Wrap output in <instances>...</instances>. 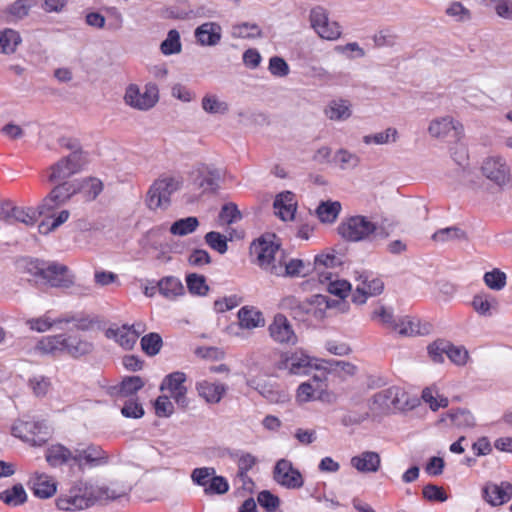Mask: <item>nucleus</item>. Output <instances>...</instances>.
I'll return each mask as SVG.
<instances>
[{"label":"nucleus","mask_w":512,"mask_h":512,"mask_svg":"<svg viewBox=\"0 0 512 512\" xmlns=\"http://www.w3.org/2000/svg\"><path fill=\"white\" fill-rule=\"evenodd\" d=\"M408 406V395L400 387L392 386L374 394L370 410L375 414H385L404 410Z\"/></svg>","instance_id":"nucleus-7"},{"label":"nucleus","mask_w":512,"mask_h":512,"mask_svg":"<svg viewBox=\"0 0 512 512\" xmlns=\"http://www.w3.org/2000/svg\"><path fill=\"white\" fill-rule=\"evenodd\" d=\"M325 285L327 291L340 299H344L351 290V285L344 279H339L337 275L332 274L329 280L319 281Z\"/></svg>","instance_id":"nucleus-48"},{"label":"nucleus","mask_w":512,"mask_h":512,"mask_svg":"<svg viewBox=\"0 0 512 512\" xmlns=\"http://www.w3.org/2000/svg\"><path fill=\"white\" fill-rule=\"evenodd\" d=\"M198 226V219L194 216H190L175 221L170 226V233L175 236H186L193 233Z\"/></svg>","instance_id":"nucleus-52"},{"label":"nucleus","mask_w":512,"mask_h":512,"mask_svg":"<svg viewBox=\"0 0 512 512\" xmlns=\"http://www.w3.org/2000/svg\"><path fill=\"white\" fill-rule=\"evenodd\" d=\"M307 272L306 264L302 260L290 259L289 261H285L284 256L278 260L277 267L273 269V275L278 277L304 276Z\"/></svg>","instance_id":"nucleus-34"},{"label":"nucleus","mask_w":512,"mask_h":512,"mask_svg":"<svg viewBox=\"0 0 512 512\" xmlns=\"http://www.w3.org/2000/svg\"><path fill=\"white\" fill-rule=\"evenodd\" d=\"M160 51L165 56L179 54L182 51L180 33L176 29L168 31L166 38L160 44Z\"/></svg>","instance_id":"nucleus-47"},{"label":"nucleus","mask_w":512,"mask_h":512,"mask_svg":"<svg viewBox=\"0 0 512 512\" xmlns=\"http://www.w3.org/2000/svg\"><path fill=\"white\" fill-rule=\"evenodd\" d=\"M340 265L341 259L334 252L318 254L314 259V269L319 277V281L329 280L333 274L329 270Z\"/></svg>","instance_id":"nucleus-29"},{"label":"nucleus","mask_w":512,"mask_h":512,"mask_svg":"<svg viewBox=\"0 0 512 512\" xmlns=\"http://www.w3.org/2000/svg\"><path fill=\"white\" fill-rule=\"evenodd\" d=\"M108 462V457L101 447L90 445L85 449L74 450V464L80 468L84 465L91 467L104 465Z\"/></svg>","instance_id":"nucleus-24"},{"label":"nucleus","mask_w":512,"mask_h":512,"mask_svg":"<svg viewBox=\"0 0 512 512\" xmlns=\"http://www.w3.org/2000/svg\"><path fill=\"white\" fill-rule=\"evenodd\" d=\"M0 499L7 505L18 506L26 501L27 494L21 484H16L12 488L1 492Z\"/></svg>","instance_id":"nucleus-50"},{"label":"nucleus","mask_w":512,"mask_h":512,"mask_svg":"<svg viewBox=\"0 0 512 512\" xmlns=\"http://www.w3.org/2000/svg\"><path fill=\"white\" fill-rule=\"evenodd\" d=\"M481 5L493 7L495 13L503 19L512 20V0H478Z\"/></svg>","instance_id":"nucleus-58"},{"label":"nucleus","mask_w":512,"mask_h":512,"mask_svg":"<svg viewBox=\"0 0 512 512\" xmlns=\"http://www.w3.org/2000/svg\"><path fill=\"white\" fill-rule=\"evenodd\" d=\"M220 177L217 169L203 166L197 170L194 184L203 192H213L219 187Z\"/></svg>","instance_id":"nucleus-33"},{"label":"nucleus","mask_w":512,"mask_h":512,"mask_svg":"<svg viewBox=\"0 0 512 512\" xmlns=\"http://www.w3.org/2000/svg\"><path fill=\"white\" fill-rule=\"evenodd\" d=\"M125 492H117L105 485L81 483L73 488L69 494L60 496L56 505L60 510L75 511L86 509L98 501L113 500Z\"/></svg>","instance_id":"nucleus-1"},{"label":"nucleus","mask_w":512,"mask_h":512,"mask_svg":"<svg viewBox=\"0 0 512 512\" xmlns=\"http://www.w3.org/2000/svg\"><path fill=\"white\" fill-rule=\"evenodd\" d=\"M33 494L40 499H48L55 495L57 483L53 477L43 472H34L28 481Z\"/></svg>","instance_id":"nucleus-20"},{"label":"nucleus","mask_w":512,"mask_h":512,"mask_svg":"<svg viewBox=\"0 0 512 512\" xmlns=\"http://www.w3.org/2000/svg\"><path fill=\"white\" fill-rule=\"evenodd\" d=\"M324 114L332 121H346L352 116V104L347 99H333L326 105Z\"/></svg>","instance_id":"nucleus-32"},{"label":"nucleus","mask_w":512,"mask_h":512,"mask_svg":"<svg viewBox=\"0 0 512 512\" xmlns=\"http://www.w3.org/2000/svg\"><path fill=\"white\" fill-rule=\"evenodd\" d=\"M250 253L257 265L272 275L278 260L283 256L279 244L274 242L272 236L260 237L254 241L251 244Z\"/></svg>","instance_id":"nucleus-8"},{"label":"nucleus","mask_w":512,"mask_h":512,"mask_svg":"<svg viewBox=\"0 0 512 512\" xmlns=\"http://www.w3.org/2000/svg\"><path fill=\"white\" fill-rule=\"evenodd\" d=\"M73 275L69 269L59 263H48L42 279L52 287H69L73 283Z\"/></svg>","instance_id":"nucleus-23"},{"label":"nucleus","mask_w":512,"mask_h":512,"mask_svg":"<svg viewBox=\"0 0 512 512\" xmlns=\"http://www.w3.org/2000/svg\"><path fill=\"white\" fill-rule=\"evenodd\" d=\"M196 43L202 47H214L222 39V27L217 22H205L194 30Z\"/></svg>","instance_id":"nucleus-21"},{"label":"nucleus","mask_w":512,"mask_h":512,"mask_svg":"<svg viewBox=\"0 0 512 512\" xmlns=\"http://www.w3.org/2000/svg\"><path fill=\"white\" fill-rule=\"evenodd\" d=\"M230 485L228 480L216 473L213 475L208 487H206L204 494L207 496L223 495L229 491Z\"/></svg>","instance_id":"nucleus-63"},{"label":"nucleus","mask_w":512,"mask_h":512,"mask_svg":"<svg viewBox=\"0 0 512 512\" xmlns=\"http://www.w3.org/2000/svg\"><path fill=\"white\" fill-rule=\"evenodd\" d=\"M496 305V300L487 294H477L472 300L473 309L483 316H490Z\"/></svg>","instance_id":"nucleus-57"},{"label":"nucleus","mask_w":512,"mask_h":512,"mask_svg":"<svg viewBox=\"0 0 512 512\" xmlns=\"http://www.w3.org/2000/svg\"><path fill=\"white\" fill-rule=\"evenodd\" d=\"M482 498L491 506H501L512 498V484L508 481H489L482 487Z\"/></svg>","instance_id":"nucleus-16"},{"label":"nucleus","mask_w":512,"mask_h":512,"mask_svg":"<svg viewBox=\"0 0 512 512\" xmlns=\"http://www.w3.org/2000/svg\"><path fill=\"white\" fill-rule=\"evenodd\" d=\"M429 328V324H422L418 318L407 315L396 319V327L392 331L401 336L410 337L426 334L429 332Z\"/></svg>","instance_id":"nucleus-28"},{"label":"nucleus","mask_w":512,"mask_h":512,"mask_svg":"<svg viewBox=\"0 0 512 512\" xmlns=\"http://www.w3.org/2000/svg\"><path fill=\"white\" fill-rule=\"evenodd\" d=\"M186 284L189 292L193 295L205 296L209 291V287L203 275L195 273L187 275Z\"/></svg>","instance_id":"nucleus-60"},{"label":"nucleus","mask_w":512,"mask_h":512,"mask_svg":"<svg viewBox=\"0 0 512 512\" xmlns=\"http://www.w3.org/2000/svg\"><path fill=\"white\" fill-rule=\"evenodd\" d=\"M428 133L436 139L458 140L463 134V125L450 115L434 118L428 126Z\"/></svg>","instance_id":"nucleus-13"},{"label":"nucleus","mask_w":512,"mask_h":512,"mask_svg":"<svg viewBox=\"0 0 512 512\" xmlns=\"http://www.w3.org/2000/svg\"><path fill=\"white\" fill-rule=\"evenodd\" d=\"M182 186V179L177 175L164 174L149 187L146 205L150 210L166 209L171 203V196Z\"/></svg>","instance_id":"nucleus-3"},{"label":"nucleus","mask_w":512,"mask_h":512,"mask_svg":"<svg viewBox=\"0 0 512 512\" xmlns=\"http://www.w3.org/2000/svg\"><path fill=\"white\" fill-rule=\"evenodd\" d=\"M341 211L338 201H324L316 209V215L322 223H333Z\"/></svg>","instance_id":"nucleus-45"},{"label":"nucleus","mask_w":512,"mask_h":512,"mask_svg":"<svg viewBox=\"0 0 512 512\" xmlns=\"http://www.w3.org/2000/svg\"><path fill=\"white\" fill-rule=\"evenodd\" d=\"M159 293L170 301H175L185 294L181 280L175 276H166L157 282Z\"/></svg>","instance_id":"nucleus-35"},{"label":"nucleus","mask_w":512,"mask_h":512,"mask_svg":"<svg viewBox=\"0 0 512 512\" xmlns=\"http://www.w3.org/2000/svg\"><path fill=\"white\" fill-rule=\"evenodd\" d=\"M214 474V467H199L192 470L190 477L193 484L203 487L205 492Z\"/></svg>","instance_id":"nucleus-61"},{"label":"nucleus","mask_w":512,"mask_h":512,"mask_svg":"<svg viewBox=\"0 0 512 512\" xmlns=\"http://www.w3.org/2000/svg\"><path fill=\"white\" fill-rule=\"evenodd\" d=\"M85 163L82 151H73L49 168L48 180L53 183L65 180L80 172Z\"/></svg>","instance_id":"nucleus-10"},{"label":"nucleus","mask_w":512,"mask_h":512,"mask_svg":"<svg viewBox=\"0 0 512 512\" xmlns=\"http://www.w3.org/2000/svg\"><path fill=\"white\" fill-rule=\"evenodd\" d=\"M26 324L31 330L40 333L46 332L52 327H57L59 329L62 328V321H60V317L52 318L49 313H46L43 316L37 318L28 319Z\"/></svg>","instance_id":"nucleus-46"},{"label":"nucleus","mask_w":512,"mask_h":512,"mask_svg":"<svg viewBox=\"0 0 512 512\" xmlns=\"http://www.w3.org/2000/svg\"><path fill=\"white\" fill-rule=\"evenodd\" d=\"M309 20L311 27L319 37L326 40H336L341 35L340 26L328 18L326 9L321 6L310 10Z\"/></svg>","instance_id":"nucleus-11"},{"label":"nucleus","mask_w":512,"mask_h":512,"mask_svg":"<svg viewBox=\"0 0 512 512\" xmlns=\"http://www.w3.org/2000/svg\"><path fill=\"white\" fill-rule=\"evenodd\" d=\"M445 15L456 23H468L473 18L472 11L460 1H451L444 10Z\"/></svg>","instance_id":"nucleus-43"},{"label":"nucleus","mask_w":512,"mask_h":512,"mask_svg":"<svg viewBox=\"0 0 512 512\" xmlns=\"http://www.w3.org/2000/svg\"><path fill=\"white\" fill-rule=\"evenodd\" d=\"M47 214L46 209L41 203L37 209L23 208L15 206L13 212V222H20L27 226H33L41 215Z\"/></svg>","instance_id":"nucleus-44"},{"label":"nucleus","mask_w":512,"mask_h":512,"mask_svg":"<svg viewBox=\"0 0 512 512\" xmlns=\"http://www.w3.org/2000/svg\"><path fill=\"white\" fill-rule=\"evenodd\" d=\"M186 375L183 372H173L167 375L160 385L161 391H167L178 406L185 408L188 405L187 388L184 385Z\"/></svg>","instance_id":"nucleus-15"},{"label":"nucleus","mask_w":512,"mask_h":512,"mask_svg":"<svg viewBox=\"0 0 512 512\" xmlns=\"http://www.w3.org/2000/svg\"><path fill=\"white\" fill-rule=\"evenodd\" d=\"M43 427V423L40 422L17 420L11 427V433L13 436L29 442L34 446H41L46 442V438L39 437L36 439V435L37 431L41 432Z\"/></svg>","instance_id":"nucleus-19"},{"label":"nucleus","mask_w":512,"mask_h":512,"mask_svg":"<svg viewBox=\"0 0 512 512\" xmlns=\"http://www.w3.org/2000/svg\"><path fill=\"white\" fill-rule=\"evenodd\" d=\"M334 162L342 169H354L358 166L360 158L346 149H339L334 155Z\"/></svg>","instance_id":"nucleus-59"},{"label":"nucleus","mask_w":512,"mask_h":512,"mask_svg":"<svg viewBox=\"0 0 512 512\" xmlns=\"http://www.w3.org/2000/svg\"><path fill=\"white\" fill-rule=\"evenodd\" d=\"M140 334L141 330H135L128 325L110 327L105 332L107 338L113 339L125 350H130L134 347Z\"/></svg>","instance_id":"nucleus-25"},{"label":"nucleus","mask_w":512,"mask_h":512,"mask_svg":"<svg viewBox=\"0 0 512 512\" xmlns=\"http://www.w3.org/2000/svg\"><path fill=\"white\" fill-rule=\"evenodd\" d=\"M64 335H53L42 337L36 345V350L43 354L65 353Z\"/></svg>","instance_id":"nucleus-42"},{"label":"nucleus","mask_w":512,"mask_h":512,"mask_svg":"<svg viewBox=\"0 0 512 512\" xmlns=\"http://www.w3.org/2000/svg\"><path fill=\"white\" fill-rule=\"evenodd\" d=\"M339 235L350 242H361L370 240L373 236L387 237L379 226L370 218L363 215L350 216L342 220L338 228Z\"/></svg>","instance_id":"nucleus-2"},{"label":"nucleus","mask_w":512,"mask_h":512,"mask_svg":"<svg viewBox=\"0 0 512 512\" xmlns=\"http://www.w3.org/2000/svg\"><path fill=\"white\" fill-rule=\"evenodd\" d=\"M77 188V180L63 182L55 186L42 201L43 207L46 209L47 213L67 203L72 196L78 193Z\"/></svg>","instance_id":"nucleus-17"},{"label":"nucleus","mask_w":512,"mask_h":512,"mask_svg":"<svg viewBox=\"0 0 512 512\" xmlns=\"http://www.w3.org/2000/svg\"><path fill=\"white\" fill-rule=\"evenodd\" d=\"M46 461L52 467H59L64 464L74 463V451L61 444L50 446L45 454Z\"/></svg>","instance_id":"nucleus-38"},{"label":"nucleus","mask_w":512,"mask_h":512,"mask_svg":"<svg viewBox=\"0 0 512 512\" xmlns=\"http://www.w3.org/2000/svg\"><path fill=\"white\" fill-rule=\"evenodd\" d=\"M36 0H15L3 9V21L5 23H16L29 15Z\"/></svg>","instance_id":"nucleus-30"},{"label":"nucleus","mask_w":512,"mask_h":512,"mask_svg":"<svg viewBox=\"0 0 512 512\" xmlns=\"http://www.w3.org/2000/svg\"><path fill=\"white\" fill-rule=\"evenodd\" d=\"M271 339L280 345L294 346L298 343V337L288 318L278 313L268 326Z\"/></svg>","instance_id":"nucleus-14"},{"label":"nucleus","mask_w":512,"mask_h":512,"mask_svg":"<svg viewBox=\"0 0 512 512\" xmlns=\"http://www.w3.org/2000/svg\"><path fill=\"white\" fill-rule=\"evenodd\" d=\"M481 174L498 188H504L512 182V169L506 157L493 154L485 157L481 163Z\"/></svg>","instance_id":"nucleus-5"},{"label":"nucleus","mask_w":512,"mask_h":512,"mask_svg":"<svg viewBox=\"0 0 512 512\" xmlns=\"http://www.w3.org/2000/svg\"><path fill=\"white\" fill-rule=\"evenodd\" d=\"M248 385L257 390L270 403L285 404L290 401L289 393L276 384L256 383L254 380H249Z\"/></svg>","instance_id":"nucleus-26"},{"label":"nucleus","mask_w":512,"mask_h":512,"mask_svg":"<svg viewBox=\"0 0 512 512\" xmlns=\"http://www.w3.org/2000/svg\"><path fill=\"white\" fill-rule=\"evenodd\" d=\"M397 139L398 131L393 127H389L384 131L377 132L371 135H365L363 137V142L367 145H384L388 143H395Z\"/></svg>","instance_id":"nucleus-53"},{"label":"nucleus","mask_w":512,"mask_h":512,"mask_svg":"<svg viewBox=\"0 0 512 512\" xmlns=\"http://www.w3.org/2000/svg\"><path fill=\"white\" fill-rule=\"evenodd\" d=\"M275 214L283 221L294 219L297 209V200L290 191L279 193L274 200Z\"/></svg>","instance_id":"nucleus-27"},{"label":"nucleus","mask_w":512,"mask_h":512,"mask_svg":"<svg viewBox=\"0 0 512 512\" xmlns=\"http://www.w3.org/2000/svg\"><path fill=\"white\" fill-rule=\"evenodd\" d=\"M124 103L138 111H148L159 101V89L153 82H148L143 88L137 84H129L124 93Z\"/></svg>","instance_id":"nucleus-6"},{"label":"nucleus","mask_w":512,"mask_h":512,"mask_svg":"<svg viewBox=\"0 0 512 512\" xmlns=\"http://www.w3.org/2000/svg\"><path fill=\"white\" fill-rule=\"evenodd\" d=\"M142 350L149 356H154L160 352L162 347V338L157 333H149L141 339Z\"/></svg>","instance_id":"nucleus-62"},{"label":"nucleus","mask_w":512,"mask_h":512,"mask_svg":"<svg viewBox=\"0 0 512 512\" xmlns=\"http://www.w3.org/2000/svg\"><path fill=\"white\" fill-rule=\"evenodd\" d=\"M78 193L88 201H94L104 190V183L97 177H85L77 180Z\"/></svg>","instance_id":"nucleus-36"},{"label":"nucleus","mask_w":512,"mask_h":512,"mask_svg":"<svg viewBox=\"0 0 512 512\" xmlns=\"http://www.w3.org/2000/svg\"><path fill=\"white\" fill-rule=\"evenodd\" d=\"M325 360L309 356L303 349H296L290 352H283L278 361L277 367L285 370L291 375H306L313 368L322 369Z\"/></svg>","instance_id":"nucleus-4"},{"label":"nucleus","mask_w":512,"mask_h":512,"mask_svg":"<svg viewBox=\"0 0 512 512\" xmlns=\"http://www.w3.org/2000/svg\"><path fill=\"white\" fill-rule=\"evenodd\" d=\"M21 42L18 31L11 28L0 29V54H14Z\"/></svg>","instance_id":"nucleus-41"},{"label":"nucleus","mask_w":512,"mask_h":512,"mask_svg":"<svg viewBox=\"0 0 512 512\" xmlns=\"http://www.w3.org/2000/svg\"><path fill=\"white\" fill-rule=\"evenodd\" d=\"M261 35V29L258 25L249 22L234 24L231 28L233 38L253 39Z\"/></svg>","instance_id":"nucleus-56"},{"label":"nucleus","mask_w":512,"mask_h":512,"mask_svg":"<svg viewBox=\"0 0 512 512\" xmlns=\"http://www.w3.org/2000/svg\"><path fill=\"white\" fill-rule=\"evenodd\" d=\"M273 479L277 484L287 489H300L304 485L301 472L287 459H280L276 462Z\"/></svg>","instance_id":"nucleus-12"},{"label":"nucleus","mask_w":512,"mask_h":512,"mask_svg":"<svg viewBox=\"0 0 512 512\" xmlns=\"http://www.w3.org/2000/svg\"><path fill=\"white\" fill-rule=\"evenodd\" d=\"M446 356L457 366H464L469 360V352L464 346H456L450 342Z\"/></svg>","instance_id":"nucleus-64"},{"label":"nucleus","mask_w":512,"mask_h":512,"mask_svg":"<svg viewBox=\"0 0 512 512\" xmlns=\"http://www.w3.org/2000/svg\"><path fill=\"white\" fill-rule=\"evenodd\" d=\"M201 105L202 109L209 114L224 115L229 110L228 103L221 100L217 95L214 94H206L202 98Z\"/></svg>","instance_id":"nucleus-49"},{"label":"nucleus","mask_w":512,"mask_h":512,"mask_svg":"<svg viewBox=\"0 0 512 512\" xmlns=\"http://www.w3.org/2000/svg\"><path fill=\"white\" fill-rule=\"evenodd\" d=\"M198 396L207 404H218L225 396L228 387L226 384L211 379H201L195 384Z\"/></svg>","instance_id":"nucleus-18"},{"label":"nucleus","mask_w":512,"mask_h":512,"mask_svg":"<svg viewBox=\"0 0 512 512\" xmlns=\"http://www.w3.org/2000/svg\"><path fill=\"white\" fill-rule=\"evenodd\" d=\"M351 466L361 473H375L381 465V458L377 452L364 451L353 456L350 460Z\"/></svg>","instance_id":"nucleus-31"},{"label":"nucleus","mask_w":512,"mask_h":512,"mask_svg":"<svg viewBox=\"0 0 512 512\" xmlns=\"http://www.w3.org/2000/svg\"><path fill=\"white\" fill-rule=\"evenodd\" d=\"M422 399L433 411L447 407L449 403L448 398L440 395L435 386L425 388L422 391Z\"/></svg>","instance_id":"nucleus-55"},{"label":"nucleus","mask_w":512,"mask_h":512,"mask_svg":"<svg viewBox=\"0 0 512 512\" xmlns=\"http://www.w3.org/2000/svg\"><path fill=\"white\" fill-rule=\"evenodd\" d=\"M441 421H449L451 425L457 428H471L475 425V418L472 413L463 408L452 409L448 411Z\"/></svg>","instance_id":"nucleus-40"},{"label":"nucleus","mask_w":512,"mask_h":512,"mask_svg":"<svg viewBox=\"0 0 512 512\" xmlns=\"http://www.w3.org/2000/svg\"><path fill=\"white\" fill-rule=\"evenodd\" d=\"M239 325L244 329L263 327L265 319L261 311L255 307L244 306L238 311Z\"/></svg>","instance_id":"nucleus-37"},{"label":"nucleus","mask_w":512,"mask_h":512,"mask_svg":"<svg viewBox=\"0 0 512 512\" xmlns=\"http://www.w3.org/2000/svg\"><path fill=\"white\" fill-rule=\"evenodd\" d=\"M335 302L327 296L316 294L305 300H302L299 309L300 315L295 319L302 322L313 323L321 321L326 317L327 310L334 306Z\"/></svg>","instance_id":"nucleus-9"},{"label":"nucleus","mask_w":512,"mask_h":512,"mask_svg":"<svg viewBox=\"0 0 512 512\" xmlns=\"http://www.w3.org/2000/svg\"><path fill=\"white\" fill-rule=\"evenodd\" d=\"M144 386L143 380L139 376H130L122 380V382L109 389V394L115 397H128L134 395Z\"/></svg>","instance_id":"nucleus-39"},{"label":"nucleus","mask_w":512,"mask_h":512,"mask_svg":"<svg viewBox=\"0 0 512 512\" xmlns=\"http://www.w3.org/2000/svg\"><path fill=\"white\" fill-rule=\"evenodd\" d=\"M371 319L386 329L393 330L396 327V318L393 311L383 305L374 308L371 313Z\"/></svg>","instance_id":"nucleus-54"},{"label":"nucleus","mask_w":512,"mask_h":512,"mask_svg":"<svg viewBox=\"0 0 512 512\" xmlns=\"http://www.w3.org/2000/svg\"><path fill=\"white\" fill-rule=\"evenodd\" d=\"M92 350V344L80 338L69 336L65 341V353L79 357L88 354Z\"/></svg>","instance_id":"nucleus-51"},{"label":"nucleus","mask_w":512,"mask_h":512,"mask_svg":"<svg viewBox=\"0 0 512 512\" xmlns=\"http://www.w3.org/2000/svg\"><path fill=\"white\" fill-rule=\"evenodd\" d=\"M326 389L324 379L314 376L312 379L301 383L296 391V401L300 404L308 403L321 398Z\"/></svg>","instance_id":"nucleus-22"}]
</instances>
